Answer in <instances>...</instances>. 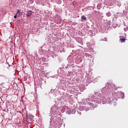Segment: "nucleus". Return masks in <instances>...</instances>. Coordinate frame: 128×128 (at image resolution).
<instances>
[{
	"label": "nucleus",
	"instance_id": "0eeeda50",
	"mask_svg": "<svg viewBox=\"0 0 128 128\" xmlns=\"http://www.w3.org/2000/svg\"><path fill=\"white\" fill-rule=\"evenodd\" d=\"M14 18H16V15H15V16H14Z\"/></svg>",
	"mask_w": 128,
	"mask_h": 128
},
{
	"label": "nucleus",
	"instance_id": "39448f33",
	"mask_svg": "<svg viewBox=\"0 0 128 128\" xmlns=\"http://www.w3.org/2000/svg\"><path fill=\"white\" fill-rule=\"evenodd\" d=\"M128 28H124V32H128Z\"/></svg>",
	"mask_w": 128,
	"mask_h": 128
},
{
	"label": "nucleus",
	"instance_id": "f257e3e1",
	"mask_svg": "<svg viewBox=\"0 0 128 128\" xmlns=\"http://www.w3.org/2000/svg\"><path fill=\"white\" fill-rule=\"evenodd\" d=\"M27 12H28L26 14L27 16H30L32 14V11L30 10V11H28Z\"/></svg>",
	"mask_w": 128,
	"mask_h": 128
},
{
	"label": "nucleus",
	"instance_id": "20e7f679",
	"mask_svg": "<svg viewBox=\"0 0 128 128\" xmlns=\"http://www.w3.org/2000/svg\"><path fill=\"white\" fill-rule=\"evenodd\" d=\"M30 120H32V118H34V116H30Z\"/></svg>",
	"mask_w": 128,
	"mask_h": 128
},
{
	"label": "nucleus",
	"instance_id": "7ed1b4c3",
	"mask_svg": "<svg viewBox=\"0 0 128 128\" xmlns=\"http://www.w3.org/2000/svg\"><path fill=\"white\" fill-rule=\"evenodd\" d=\"M82 19L85 20H86V16L83 15V16H82Z\"/></svg>",
	"mask_w": 128,
	"mask_h": 128
},
{
	"label": "nucleus",
	"instance_id": "f03ea898",
	"mask_svg": "<svg viewBox=\"0 0 128 128\" xmlns=\"http://www.w3.org/2000/svg\"><path fill=\"white\" fill-rule=\"evenodd\" d=\"M120 40L122 42H126V38H122L120 39Z\"/></svg>",
	"mask_w": 128,
	"mask_h": 128
},
{
	"label": "nucleus",
	"instance_id": "423d86ee",
	"mask_svg": "<svg viewBox=\"0 0 128 128\" xmlns=\"http://www.w3.org/2000/svg\"><path fill=\"white\" fill-rule=\"evenodd\" d=\"M18 12H20V10H18V11L16 12V14H18Z\"/></svg>",
	"mask_w": 128,
	"mask_h": 128
}]
</instances>
